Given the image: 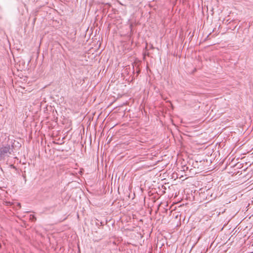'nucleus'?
<instances>
[{"mask_svg":"<svg viewBox=\"0 0 253 253\" xmlns=\"http://www.w3.org/2000/svg\"><path fill=\"white\" fill-rule=\"evenodd\" d=\"M13 152V146L10 144L0 145V161L4 160Z\"/></svg>","mask_w":253,"mask_h":253,"instance_id":"1","label":"nucleus"},{"mask_svg":"<svg viewBox=\"0 0 253 253\" xmlns=\"http://www.w3.org/2000/svg\"><path fill=\"white\" fill-rule=\"evenodd\" d=\"M29 219L32 221H35L36 220V217L33 214H31L30 215Z\"/></svg>","mask_w":253,"mask_h":253,"instance_id":"2","label":"nucleus"},{"mask_svg":"<svg viewBox=\"0 0 253 253\" xmlns=\"http://www.w3.org/2000/svg\"><path fill=\"white\" fill-rule=\"evenodd\" d=\"M10 167L13 168H15V167L13 166V165H11Z\"/></svg>","mask_w":253,"mask_h":253,"instance_id":"3","label":"nucleus"}]
</instances>
